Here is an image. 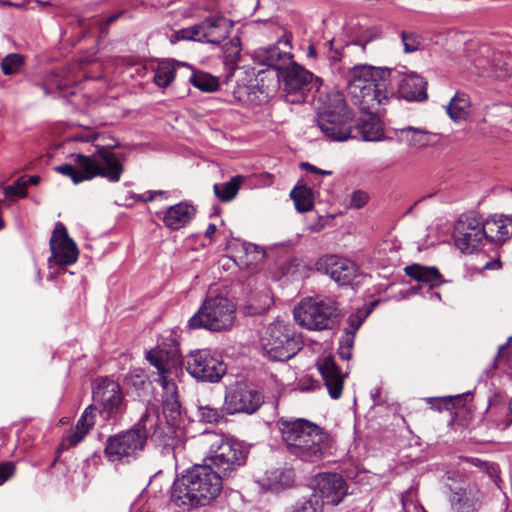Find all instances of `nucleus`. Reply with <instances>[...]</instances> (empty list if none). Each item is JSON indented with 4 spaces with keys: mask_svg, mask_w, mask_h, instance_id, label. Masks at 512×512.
I'll list each match as a JSON object with an SVG mask.
<instances>
[{
    "mask_svg": "<svg viewBox=\"0 0 512 512\" xmlns=\"http://www.w3.org/2000/svg\"><path fill=\"white\" fill-rule=\"evenodd\" d=\"M222 478L208 464L194 465L174 481L171 501L184 509L206 506L220 495Z\"/></svg>",
    "mask_w": 512,
    "mask_h": 512,
    "instance_id": "1",
    "label": "nucleus"
},
{
    "mask_svg": "<svg viewBox=\"0 0 512 512\" xmlns=\"http://www.w3.org/2000/svg\"><path fill=\"white\" fill-rule=\"evenodd\" d=\"M391 70L366 64H356L348 75V92L361 111L374 112L385 105L393 92L388 89Z\"/></svg>",
    "mask_w": 512,
    "mask_h": 512,
    "instance_id": "2",
    "label": "nucleus"
},
{
    "mask_svg": "<svg viewBox=\"0 0 512 512\" xmlns=\"http://www.w3.org/2000/svg\"><path fill=\"white\" fill-rule=\"evenodd\" d=\"M72 163L56 166V172L69 177L74 184L102 177L116 183L121 179L124 166L109 146H96L90 155L71 154Z\"/></svg>",
    "mask_w": 512,
    "mask_h": 512,
    "instance_id": "3",
    "label": "nucleus"
},
{
    "mask_svg": "<svg viewBox=\"0 0 512 512\" xmlns=\"http://www.w3.org/2000/svg\"><path fill=\"white\" fill-rule=\"evenodd\" d=\"M288 452L304 462L317 463L328 449V435L318 425L306 419L277 422Z\"/></svg>",
    "mask_w": 512,
    "mask_h": 512,
    "instance_id": "4",
    "label": "nucleus"
},
{
    "mask_svg": "<svg viewBox=\"0 0 512 512\" xmlns=\"http://www.w3.org/2000/svg\"><path fill=\"white\" fill-rule=\"evenodd\" d=\"M193 444L205 456V464L215 467L220 475L230 477L247 460V449L234 438L216 431H204Z\"/></svg>",
    "mask_w": 512,
    "mask_h": 512,
    "instance_id": "5",
    "label": "nucleus"
},
{
    "mask_svg": "<svg viewBox=\"0 0 512 512\" xmlns=\"http://www.w3.org/2000/svg\"><path fill=\"white\" fill-rule=\"evenodd\" d=\"M158 416L147 410L131 429L108 438L105 455L111 462H130L143 450L147 438L157 433Z\"/></svg>",
    "mask_w": 512,
    "mask_h": 512,
    "instance_id": "6",
    "label": "nucleus"
},
{
    "mask_svg": "<svg viewBox=\"0 0 512 512\" xmlns=\"http://www.w3.org/2000/svg\"><path fill=\"white\" fill-rule=\"evenodd\" d=\"M342 33L348 39L344 55L349 57V63L361 62L376 55L377 49L373 43L382 37V30L371 25L367 17H348L342 26Z\"/></svg>",
    "mask_w": 512,
    "mask_h": 512,
    "instance_id": "7",
    "label": "nucleus"
},
{
    "mask_svg": "<svg viewBox=\"0 0 512 512\" xmlns=\"http://www.w3.org/2000/svg\"><path fill=\"white\" fill-rule=\"evenodd\" d=\"M353 115L348 109L344 95L339 91L327 95L323 110L318 113L317 125L331 141H345L351 137Z\"/></svg>",
    "mask_w": 512,
    "mask_h": 512,
    "instance_id": "8",
    "label": "nucleus"
},
{
    "mask_svg": "<svg viewBox=\"0 0 512 512\" xmlns=\"http://www.w3.org/2000/svg\"><path fill=\"white\" fill-rule=\"evenodd\" d=\"M301 340L289 323L277 320L260 334L259 345L265 356L274 361H287L300 349Z\"/></svg>",
    "mask_w": 512,
    "mask_h": 512,
    "instance_id": "9",
    "label": "nucleus"
},
{
    "mask_svg": "<svg viewBox=\"0 0 512 512\" xmlns=\"http://www.w3.org/2000/svg\"><path fill=\"white\" fill-rule=\"evenodd\" d=\"M236 318L235 305L226 297H208L188 320L190 329L223 331L230 329Z\"/></svg>",
    "mask_w": 512,
    "mask_h": 512,
    "instance_id": "10",
    "label": "nucleus"
},
{
    "mask_svg": "<svg viewBox=\"0 0 512 512\" xmlns=\"http://www.w3.org/2000/svg\"><path fill=\"white\" fill-rule=\"evenodd\" d=\"M295 321L308 330L331 329L338 316L337 303L332 299L307 297L294 308Z\"/></svg>",
    "mask_w": 512,
    "mask_h": 512,
    "instance_id": "11",
    "label": "nucleus"
},
{
    "mask_svg": "<svg viewBox=\"0 0 512 512\" xmlns=\"http://www.w3.org/2000/svg\"><path fill=\"white\" fill-rule=\"evenodd\" d=\"M232 28L231 20L221 15H213L199 24L176 31L170 41L175 43L180 40H192L219 44L229 36Z\"/></svg>",
    "mask_w": 512,
    "mask_h": 512,
    "instance_id": "12",
    "label": "nucleus"
},
{
    "mask_svg": "<svg viewBox=\"0 0 512 512\" xmlns=\"http://www.w3.org/2000/svg\"><path fill=\"white\" fill-rule=\"evenodd\" d=\"M92 395L96 409L105 419L115 418L122 414L126 404L121 386L107 377H100L93 381Z\"/></svg>",
    "mask_w": 512,
    "mask_h": 512,
    "instance_id": "13",
    "label": "nucleus"
},
{
    "mask_svg": "<svg viewBox=\"0 0 512 512\" xmlns=\"http://www.w3.org/2000/svg\"><path fill=\"white\" fill-rule=\"evenodd\" d=\"M453 239L463 253H473L485 241L483 220L475 213L463 214L454 226Z\"/></svg>",
    "mask_w": 512,
    "mask_h": 512,
    "instance_id": "14",
    "label": "nucleus"
},
{
    "mask_svg": "<svg viewBox=\"0 0 512 512\" xmlns=\"http://www.w3.org/2000/svg\"><path fill=\"white\" fill-rule=\"evenodd\" d=\"M187 372L203 382H218L226 372L223 361L208 349L191 352L186 359Z\"/></svg>",
    "mask_w": 512,
    "mask_h": 512,
    "instance_id": "15",
    "label": "nucleus"
},
{
    "mask_svg": "<svg viewBox=\"0 0 512 512\" xmlns=\"http://www.w3.org/2000/svg\"><path fill=\"white\" fill-rule=\"evenodd\" d=\"M276 76L283 87L287 102L292 104L305 102L307 92L312 86L313 74L311 72L293 62Z\"/></svg>",
    "mask_w": 512,
    "mask_h": 512,
    "instance_id": "16",
    "label": "nucleus"
},
{
    "mask_svg": "<svg viewBox=\"0 0 512 512\" xmlns=\"http://www.w3.org/2000/svg\"><path fill=\"white\" fill-rule=\"evenodd\" d=\"M263 397L252 386L238 382L231 386L226 394L223 409L227 414L254 413L261 406Z\"/></svg>",
    "mask_w": 512,
    "mask_h": 512,
    "instance_id": "17",
    "label": "nucleus"
},
{
    "mask_svg": "<svg viewBox=\"0 0 512 512\" xmlns=\"http://www.w3.org/2000/svg\"><path fill=\"white\" fill-rule=\"evenodd\" d=\"M49 244L51 257L48 259V263L50 268L69 266L77 261L79 250L62 223H56Z\"/></svg>",
    "mask_w": 512,
    "mask_h": 512,
    "instance_id": "18",
    "label": "nucleus"
},
{
    "mask_svg": "<svg viewBox=\"0 0 512 512\" xmlns=\"http://www.w3.org/2000/svg\"><path fill=\"white\" fill-rule=\"evenodd\" d=\"M291 48V36L285 34L276 44L255 50L253 58L256 63L271 67L280 73L294 62Z\"/></svg>",
    "mask_w": 512,
    "mask_h": 512,
    "instance_id": "19",
    "label": "nucleus"
},
{
    "mask_svg": "<svg viewBox=\"0 0 512 512\" xmlns=\"http://www.w3.org/2000/svg\"><path fill=\"white\" fill-rule=\"evenodd\" d=\"M348 493V486L344 478L337 473H319L313 480V493L323 505H338Z\"/></svg>",
    "mask_w": 512,
    "mask_h": 512,
    "instance_id": "20",
    "label": "nucleus"
},
{
    "mask_svg": "<svg viewBox=\"0 0 512 512\" xmlns=\"http://www.w3.org/2000/svg\"><path fill=\"white\" fill-rule=\"evenodd\" d=\"M316 269L329 275L339 285L352 284L359 273V268L353 261L337 255H325L319 258Z\"/></svg>",
    "mask_w": 512,
    "mask_h": 512,
    "instance_id": "21",
    "label": "nucleus"
},
{
    "mask_svg": "<svg viewBox=\"0 0 512 512\" xmlns=\"http://www.w3.org/2000/svg\"><path fill=\"white\" fill-rule=\"evenodd\" d=\"M475 73L479 76L494 77L504 80L512 75V70L500 53L492 52L489 48L474 60Z\"/></svg>",
    "mask_w": 512,
    "mask_h": 512,
    "instance_id": "22",
    "label": "nucleus"
},
{
    "mask_svg": "<svg viewBox=\"0 0 512 512\" xmlns=\"http://www.w3.org/2000/svg\"><path fill=\"white\" fill-rule=\"evenodd\" d=\"M317 368L333 399L340 398L343 390L345 375L341 373L333 357L325 356L317 361Z\"/></svg>",
    "mask_w": 512,
    "mask_h": 512,
    "instance_id": "23",
    "label": "nucleus"
},
{
    "mask_svg": "<svg viewBox=\"0 0 512 512\" xmlns=\"http://www.w3.org/2000/svg\"><path fill=\"white\" fill-rule=\"evenodd\" d=\"M95 424V414L92 405L88 406L74 428L69 430L62 439L60 448L67 450L80 443Z\"/></svg>",
    "mask_w": 512,
    "mask_h": 512,
    "instance_id": "24",
    "label": "nucleus"
},
{
    "mask_svg": "<svg viewBox=\"0 0 512 512\" xmlns=\"http://www.w3.org/2000/svg\"><path fill=\"white\" fill-rule=\"evenodd\" d=\"M195 208L188 202H180L170 206L164 212L162 221L171 230H178L186 226L195 216Z\"/></svg>",
    "mask_w": 512,
    "mask_h": 512,
    "instance_id": "25",
    "label": "nucleus"
},
{
    "mask_svg": "<svg viewBox=\"0 0 512 512\" xmlns=\"http://www.w3.org/2000/svg\"><path fill=\"white\" fill-rule=\"evenodd\" d=\"M398 93L408 101L426 100V82L415 73L407 74L399 82Z\"/></svg>",
    "mask_w": 512,
    "mask_h": 512,
    "instance_id": "26",
    "label": "nucleus"
},
{
    "mask_svg": "<svg viewBox=\"0 0 512 512\" xmlns=\"http://www.w3.org/2000/svg\"><path fill=\"white\" fill-rule=\"evenodd\" d=\"M483 122L512 133V106L499 103L488 107Z\"/></svg>",
    "mask_w": 512,
    "mask_h": 512,
    "instance_id": "27",
    "label": "nucleus"
},
{
    "mask_svg": "<svg viewBox=\"0 0 512 512\" xmlns=\"http://www.w3.org/2000/svg\"><path fill=\"white\" fill-rule=\"evenodd\" d=\"M380 107L377 106L374 112L363 111L367 118L360 119L357 123V129L365 141H380L383 139V127L376 116L380 113Z\"/></svg>",
    "mask_w": 512,
    "mask_h": 512,
    "instance_id": "28",
    "label": "nucleus"
},
{
    "mask_svg": "<svg viewBox=\"0 0 512 512\" xmlns=\"http://www.w3.org/2000/svg\"><path fill=\"white\" fill-rule=\"evenodd\" d=\"M485 241L502 243L512 235V218L488 219L483 221Z\"/></svg>",
    "mask_w": 512,
    "mask_h": 512,
    "instance_id": "29",
    "label": "nucleus"
},
{
    "mask_svg": "<svg viewBox=\"0 0 512 512\" xmlns=\"http://www.w3.org/2000/svg\"><path fill=\"white\" fill-rule=\"evenodd\" d=\"M405 271L411 278L423 282L431 288L439 286L443 282L442 276L436 267L414 264L406 267Z\"/></svg>",
    "mask_w": 512,
    "mask_h": 512,
    "instance_id": "30",
    "label": "nucleus"
},
{
    "mask_svg": "<svg viewBox=\"0 0 512 512\" xmlns=\"http://www.w3.org/2000/svg\"><path fill=\"white\" fill-rule=\"evenodd\" d=\"M470 98L465 92H456L447 106V113L454 121H461L468 117L470 113Z\"/></svg>",
    "mask_w": 512,
    "mask_h": 512,
    "instance_id": "31",
    "label": "nucleus"
},
{
    "mask_svg": "<svg viewBox=\"0 0 512 512\" xmlns=\"http://www.w3.org/2000/svg\"><path fill=\"white\" fill-rule=\"evenodd\" d=\"M270 488L289 487L294 482V471L290 468H274L265 473Z\"/></svg>",
    "mask_w": 512,
    "mask_h": 512,
    "instance_id": "32",
    "label": "nucleus"
},
{
    "mask_svg": "<svg viewBox=\"0 0 512 512\" xmlns=\"http://www.w3.org/2000/svg\"><path fill=\"white\" fill-rule=\"evenodd\" d=\"M399 138L408 146L422 148L429 143V136L426 130L408 126L398 132Z\"/></svg>",
    "mask_w": 512,
    "mask_h": 512,
    "instance_id": "33",
    "label": "nucleus"
},
{
    "mask_svg": "<svg viewBox=\"0 0 512 512\" xmlns=\"http://www.w3.org/2000/svg\"><path fill=\"white\" fill-rule=\"evenodd\" d=\"M290 196L299 212H307L314 207V194L312 190L306 186H296L291 191Z\"/></svg>",
    "mask_w": 512,
    "mask_h": 512,
    "instance_id": "34",
    "label": "nucleus"
},
{
    "mask_svg": "<svg viewBox=\"0 0 512 512\" xmlns=\"http://www.w3.org/2000/svg\"><path fill=\"white\" fill-rule=\"evenodd\" d=\"M243 182V177L240 175L234 176L230 181L225 183H218L214 185L215 195L221 201H231L238 193L240 186Z\"/></svg>",
    "mask_w": 512,
    "mask_h": 512,
    "instance_id": "35",
    "label": "nucleus"
},
{
    "mask_svg": "<svg viewBox=\"0 0 512 512\" xmlns=\"http://www.w3.org/2000/svg\"><path fill=\"white\" fill-rule=\"evenodd\" d=\"M175 79V65L170 61L160 62L154 70L153 81L160 87L169 86Z\"/></svg>",
    "mask_w": 512,
    "mask_h": 512,
    "instance_id": "36",
    "label": "nucleus"
},
{
    "mask_svg": "<svg viewBox=\"0 0 512 512\" xmlns=\"http://www.w3.org/2000/svg\"><path fill=\"white\" fill-rule=\"evenodd\" d=\"M191 82L195 87L205 92L216 91L219 86L217 78L206 73L193 74Z\"/></svg>",
    "mask_w": 512,
    "mask_h": 512,
    "instance_id": "37",
    "label": "nucleus"
},
{
    "mask_svg": "<svg viewBox=\"0 0 512 512\" xmlns=\"http://www.w3.org/2000/svg\"><path fill=\"white\" fill-rule=\"evenodd\" d=\"M225 410L211 407L209 405H203L198 407L199 420L209 424H216L220 422L224 417Z\"/></svg>",
    "mask_w": 512,
    "mask_h": 512,
    "instance_id": "38",
    "label": "nucleus"
},
{
    "mask_svg": "<svg viewBox=\"0 0 512 512\" xmlns=\"http://www.w3.org/2000/svg\"><path fill=\"white\" fill-rule=\"evenodd\" d=\"M23 63H24V58L22 55L17 54V53L9 54L2 59V62H1L2 72L5 75L16 74L21 69Z\"/></svg>",
    "mask_w": 512,
    "mask_h": 512,
    "instance_id": "39",
    "label": "nucleus"
},
{
    "mask_svg": "<svg viewBox=\"0 0 512 512\" xmlns=\"http://www.w3.org/2000/svg\"><path fill=\"white\" fill-rule=\"evenodd\" d=\"M401 41L403 43V51L405 53H413L419 50L422 46L421 37L413 32L402 31Z\"/></svg>",
    "mask_w": 512,
    "mask_h": 512,
    "instance_id": "40",
    "label": "nucleus"
},
{
    "mask_svg": "<svg viewBox=\"0 0 512 512\" xmlns=\"http://www.w3.org/2000/svg\"><path fill=\"white\" fill-rule=\"evenodd\" d=\"M171 373L163 374L159 377L160 385L163 389V399L165 398H178L177 386L172 378Z\"/></svg>",
    "mask_w": 512,
    "mask_h": 512,
    "instance_id": "41",
    "label": "nucleus"
},
{
    "mask_svg": "<svg viewBox=\"0 0 512 512\" xmlns=\"http://www.w3.org/2000/svg\"><path fill=\"white\" fill-rule=\"evenodd\" d=\"M146 358L157 368L159 377L163 374L171 373L170 369L166 367V363L163 361L162 353L160 351L151 350L147 352Z\"/></svg>",
    "mask_w": 512,
    "mask_h": 512,
    "instance_id": "42",
    "label": "nucleus"
},
{
    "mask_svg": "<svg viewBox=\"0 0 512 512\" xmlns=\"http://www.w3.org/2000/svg\"><path fill=\"white\" fill-rule=\"evenodd\" d=\"M28 182L22 177L15 181L12 185L5 187V195L8 197L17 196L25 197L27 194Z\"/></svg>",
    "mask_w": 512,
    "mask_h": 512,
    "instance_id": "43",
    "label": "nucleus"
},
{
    "mask_svg": "<svg viewBox=\"0 0 512 512\" xmlns=\"http://www.w3.org/2000/svg\"><path fill=\"white\" fill-rule=\"evenodd\" d=\"M293 512H323V501L316 496H310L308 500L298 506Z\"/></svg>",
    "mask_w": 512,
    "mask_h": 512,
    "instance_id": "44",
    "label": "nucleus"
},
{
    "mask_svg": "<svg viewBox=\"0 0 512 512\" xmlns=\"http://www.w3.org/2000/svg\"><path fill=\"white\" fill-rule=\"evenodd\" d=\"M334 41H335V39H331L327 42V45L329 46L327 57H328L329 61L331 62V64H337L342 61H345V62L347 61L349 63V57L344 55L345 54V45L342 47L341 50L334 49L333 48Z\"/></svg>",
    "mask_w": 512,
    "mask_h": 512,
    "instance_id": "45",
    "label": "nucleus"
},
{
    "mask_svg": "<svg viewBox=\"0 0 512 512\" xmlns=\"http://www.w3.org/2000/svg\"><path fill=\"white\" fill-rule=\"evenodd\" d=\"M369 201V195L362 190H356L351 195L350 205L355 209L364 207Z\"/></svg>",
    "mask_w": 512,
    "mask_h": 512,
    "instance_id": "46",
    "label": "nucleus"
},
{
    "mask_svg": "<svg viewBox=\"0 0 512 512\" xmlns=\"http://www.w3.org/2000/svg\"><path fill=\"white\" fill-rule=\"evenodd\" d=\"M164 412L169 413L171 417H175L180 413V403L178 398H165L163 399Z\"/></svg>",
    "mask_w": 512,
    "mask_h": 512,
    "instance_id": "47",
    "label": "nucleus"
},
{
    "mask_svg": "<svg viewBox=\"0 0 512 512\" xmlns=\"http://www.w3.org/2000/svg\"><path fill=\"white\" fill-rule=\"evenodd\" d=\"M364 319H365V316H362L361 312L351 314L347 320L348 328L346 329V331L356 333V331L360 328V326L364 322Z\"/></svg>",
    "mask_w": 512,
    "mask_h": 512,
    "instance_id": "48",
    "label": "nucleus"
},
{
    "mask_svg": "<svg viewBox=\"0 0 512 512\" xmlns=\"http://www.w3.org/2000/svg\"><path fill=\"white\" fill-rule=\"evenodd\" d=\"M15 467L11 462L0 465V485L6 482L14 473Z\"/></svg>",
    "mask_w": 512,
    "mask_h": 512,
    "instance_id": "49",
    "label": "nucleus"
},
{
    "mask_svg": "<svg viewBox=\"0 0 512 512\" xmlns=\"http://www.w3.org/2000/svg\"><path fill=\"white\" fill-rule=\"evenodd\" d=\"M402 507L405 512H425L422 506L406 497L402 498Z\"/></svg>",
    "mask_w": 512,
    "mask_h": 512,
    "instance_id": "50",
    "label": "nucleus"
},
{
    "mask_svg": "<svg viewBox=\"0 0 512 512\" xmlns=\"http://www.w3.org/2000/svg\"><path fill=\"white\" fill-rule=\"evenodd\" d=\"M355 333L346 331L340 340V345H344L347 348L352 349L354 344Z\"/></svg>",
    "mask_w": 512,
    "mask_h": 512,
    "instance_id": "51",
    "label": "nucleus"
},
{
    "mask_svg": "<svg viewBox=\"0 0 512 512\" xmlns=\"http://www.w3.org/2000/svg\"><path fill=\"white\" fill-rule=\"evenodd\" d=\"M302 167L305 168L306 170H308L309 172L317 173V174H320V175H327V176H329V175L332 174V171L319 169V168H317L314 165H311L309 163H302Z\"/></svg>",
    "mask_w": 512,
    "mask_h": 512,
    "instance_id": "52",
    "label": "nucleus"
},
{
    "mask_svg": "<svg viewBox=\"0 0 512 512\" xmlns=\"http://www.w3.org/2000/svg\"><path fill=\"white\" fill-rule=\"evenodd\" d=\"M155 198L156 197H155L154 191H147L144 194H138V195L134 196L135 200L142 201V202H151Z\"/></svg>",
    "mask_w": 512,
    "mask_h": 512,
    "instance_id": "53",
    "label": "nucleus"
},
{
    "mask_svg": "<svg viewBox=\"0 0 512 512\" xmlns=\"http://www.w3.org/2000/svg\"><path fill=\"white\" fill-rule=\"evenodd\" d=\"M338 354L341 359L349 360L351 358V349L345 347L344 345H340V347L338 349Z\"/></svg>",
    "mask_w": 512,
    "mask_h": 512,
    "instance_id": "54",
    "label": "nucleus"
},
{
    "mask_svg": "<svg viewBox=\"0 0 512 512\" xmlns=\"http://www.w3.org/2000/svg\"><path fill=\"white\" fill-rule=\"evenodd\" d=\"M486 270H497L501 268V262L499 259H494L492 261H488L483 266Z\"/></svg>",
    "mask_w": 512,
    "mask_h": 512,
    "instance_id": "55",
    "label": "nucleus"
},
{
    "mask_svg": "<svg viewBox=\"0 0 512 512\" xmlns=\"http://www.w3.org/2000/svg\"><path fill=\"white\" fill-rule=\"evenodd\" d=\"M97 137H98V135L96 133H89L86 136L75 137V140L90 142V141H95L97 139Z\"/></svg>",
    "mask_w": 512,
    "mask_h": 512,
    "instance_id": "56",
    "label": "nucleus"
},
{
    "mask_svg": "<svg viewBox=\"0 0 512 512\" xmlns=\"http://www.w3.org/2000/svg\"><path fill=\"white\" fill-rule=\"evenodd\" d=\"M216 230H217V227L215 224H209L205 231V236L211 239L213 237V235L215 234Z\"/></svg>",
    "mask_w": 512,
    "mask_h": 512,
    "instance_id": "57",
    "label": "nucleus"
},
{
    "mask_svg": "<svg viewBox=\"0 0 512 512\" xmlns=\"http://www.w3.org/2000/svg\"><path fill=\"white\" fill-rule=\"evenodd\" d=\"M231 44H232V46L235 49L234 55L238 57L239 53H240L239 40L238 39H234V40L231 41Z\"/></svg>",
    "mask_w": 512,
    "mask_h": 512,
    "instance_id": "58",
    "label": "nucleus"
},
{
    "mask_svg": "<svg viewBox=\"0 0 512 512\" xmlns=\"http://www.w3.org/2000/svg\"><path fill=\"white\" fill-rule=\"evenodd\" d=\"M26 181L28 182V185L29 184L36 185L39 183L40 177L37 175H33V176H30Z\"/></svg>",
    "mask_w": 512,
    "mask_h": 512,
    "instance_id": "59",
    "label": "nucleus"
},
{
    "mask_svg": "<svg viewBox=\"0 0 512 512\" xmlns=\"http://www.w3.org/2000/svg\"><path fill=\"white\" fill-rule=\"evenodd\" d=\"M307 55L309 57L315 58L316 57V49L313 45H309L307 48Z\"/></svg>",
    "mask_w": 512,
    "mask_h": 512,
    "instance_id": "60",
    "label": "nucleus"
},
{
    "mask_svg": "<svg viewBox=\"0 0 512 512\" xmlns=\"http://www.w3.org/2000/svg\"><path fill=\"white\" fill-rule=\"evenodd\" d=\"M154 193H155V197L160 196V197H163L165 199L168 198V192L167 191L155 190Z\"/></svg>",
    "mask_w": 512,
    "mask_h": 512,
    "instance_id": "61",
    "label": "nucleus"
},
{
    "mask_svg": "<svg viewBox=\"0 0 512 512\" xmlns=\"http://www.w3.org/2000/svg\"><path fill=\"white\" fill-rule=\"evenodd\" d=\"M118 17H119V15H113V16L109 17L107 20V23L110 24V23L114 22Z\"/></svg>",
    "mask_w": 512,
    "mask_h": 512,
    "instance_id": "62",
    "label": "nucleus"
},
{
    "mask_svg": "<svg viewBox=\"0 0 512 512\" xmlns=\"http://www.w3.org/2000/svg\"><path fill=\"white\" fill-rule=\"evenodd\" d=\"M268 303H266L267 306H270L271 299L267 297Z\"/></svg>",
    "mask_w": 512,
    "mask_h": 512,
    "instance_id": "63",
    "label": "nucleus"
},
{
    "mask_svg": "<svg viewBox=\"0 0 512 512\" xmlns=\"http://www.w3.org/2000/svg\"><path fill=\"white\" fill-rule=\"evenodd\" d=\"M510 410L512 411V398H511V401H510Z\"/></svg>",
    "mask_w": 512,
    "mask_h": 512,
    "instance_id": "64",
    "label": "nucleus"
}]
</instances>
